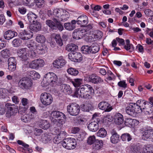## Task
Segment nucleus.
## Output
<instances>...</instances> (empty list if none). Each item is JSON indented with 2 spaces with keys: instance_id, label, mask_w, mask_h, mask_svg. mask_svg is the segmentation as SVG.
Instances as JSON below:
<instances>
[{
  "instance_id": "21",
  "label": "nucleus",
  "mask_w": 153,
  "mask_h": 153,
  "mask_svg": "<svg viewBox=\"0 0 153 153\" xmlns=\"http://www.w3.org/2000/svg\"><path fill=\"white\" fill-rule=\"evenodd\" d=\"M19 57L21 58L22 61H25L27 59L26 51L25 48L20 49L17 52Z\"/></svg>"
},
{
  "instance_id": "50",
  "label": "nucleus",
  "mask_w": 153,
  "mask_h": 153,
  "mask_svg": "<svg viewBox=\"0 0 153 153\" xmlns=\"http://www.w3.org/2000/svg\"><path fill=\"white\" fill-rule=\"evenodd\" d=\"M96 140L95 137L94 135L90 136L87 139V143L88 144L91 145L94 144Z\"/></svg>"
},
{
  "instance_id": "30",
  "label": "nucleus",
  "mask_w": 153,
  "mask_h": 153,
  "mask_svg": "<svg viewBox=\"0 0 153 153\" xmlns=\"http://www.w3.org/2000/svg\"><path fill=\"white\" fill-rule=\"evenodd\" d=\"M62 13H64V14H61L60 18L57 19L58 22H59L64 20H66L69 18L70 15L68 12L64 10V12Z\"/></svg>"
},
{
  "instance_id": "57",
  "label": "nucleus",
  "mask_w": 153,
  "mask_h": 153,
  "mask_svg": "<svg viewBox=\"0 0 153 153\" xmlns=\"http://www.w3.org/2000/svg\"><path fill=\"white\" fill-rule=\"evenodd\" d=\"M29 67L32 69H37L36 60L32 61L29 64Z\"/></svg>"
},
{
  "instance_id": "9",
  "label": "nucleus",
  "mask_w": 153,
  "mask_h": 153,
  "mask_svg": "<svg viewBox=\"0 0 153 153\" xmlns=\"http://www.w3.org/2000/svg\"><path fill=\"white\" fill-rule=\"evenodd\" d=\"M100 122V120L99 118L95 119L93 122L90 123L88 126V128L91 131L95 132L99 129V123Z\"/></svg>"
},
{
  "instance_id": "13",
  "label": "nucleus",
  "mask_w": 153,
  "mask_h": 153,
  "mask_svg": "<svg viewBox=\"0 0 153 153\" xmlns=\"http://www.w3.org/2000/svg\"><path fill=\"white\" fill-rule=\"evenodd\" d=\"M98 107L100 109L106 112L110 111L112 109L111 105L107 102L105 101L100 102L98 104Z\"/></svg>"
},
{
  "instance_id": "32",
  "label": "nucleus",
  "mask_w": 153,
  "mask_h": 153,
  "mask_svg": "<svg viewBox=\"0 0 153 153\" xmlns=\"http://www.w3.org/2000/svg\"><path fill=\"white\" fill-rule=\"evenodd\" d=\"M39 126L41 128L47 129L50 127V124L46 120H42L40 122Z\"/></svg>"
},
{
  "instance_id": "43",
  "label": "nucleus",
  "mask_w": 153,
  "mask_h": 153,
  "mask_svg": "<svg viewBox=\"0 0 153 153\" xmlns=\"http://www.w3.org/2000/svg\"><path fill=\"white\" fill-rule=\"evenodd\" d=\"M91 53H96L97 52L100 50V47L97 45H92L90 46Z\"/></svg>"
},
{
  "instance_id": "8",
  "label": "nucleus",
  "mask_w": 153,
  "mask_h": 153,
  "mask_svg": "<svg viewBox=\"0 0 153 153\" xmlns=\"http://www.w3.org/2000/svg\"><path fill=\"white\" fill-rule=\"evenodd\" d=\"M51 115L52 117V122L54 123H56V122H57V120L59 118H63L64 119L66 118L65 115L59 111H53L51 112Z\"/></svg>"
},
{
  "instance_id": "10",
  "label": "nucleus",
  "mask_w": 153,
  "mask_h": 153,
  "mask_svg": "<svg viewBox=\"0 0 153 153\" xmlns=\"http://www.w3.org/2000/svg\"><path fill=\"white\" fill-rule=\"evenodd\" d=\"M66 63V62L63 57L60 56L54 61L53 64L55 68H60L65 65Z\"/></svg>"
},
{
  "instance_id": "60",
  "label": "nucleus",
  "mask_w": 153,
  "mask_h": 153,
  "mask_svg": "<svg viewBox=\"0 0 153 153\" xmlns=\"http://www.w3.org/2000/svg\"><path fill=\"white\" fill-rule=\"evenodd\" d=\"M44 2L43 0H37L35 3L38 7L40 8L44 4Z\"/></svg>"
},
{
  "instance_id": "58",
  "label": "nucleus",
  "mask_w": 153,
  "mask_h": 153,
  "mask_svg": "<svg viewBox=\"0 0 153 153\" xmlns=\"http://www.w3.org/2000/svg\"><path fill=\"white\" fill-rule=\"evenodd\" d=\"M8 64L16 65V60L14 57L9 58L8 60Z\"/></svg>"
},
{
  "instance_id": "2",
  "label": "nucleus",
  "mask_w": 153,
  "mask_h": 153,
  "mask_svg": "<svg viewBox=\"0 0 153 153\" xmlns=\"http://www.w3.org/2000/svg\"><path fill=\"white\" fill-rule=\"evenodd\" d=\"M62 144L64 147L69 150L74 149L76 145V140L74 138H65L62 141Z\"/></svg>"
},
{
  "instance_id": "3",
  "label": "nucleus",
  "mask_w": 153,
  "mask_h": 153,
  "mask_svg": "<svg viewBox=\"0 0 153 153\" xmlns=\"http://www.w3.org/2000/svg\"><path fill=\"white\" fill-rule=\"evenodd\" d=\"M55 23L51 20H47L45 21L46 24L51 28L53 30L58 29L59 30L62 31L64 27L61 23L58 22L57 19L55 18L53 19Z\"/></svg>"
},
{
  "instance_id": "27",
  "label": "nucleus",
  "mask_w": 153,
  "mask_h": 153,
  "mask_svg": "<svg viewBox=\"0 0 153 153\" xmlns=\"http://www.w3.org/2000/svg\"><path fill=\"white\" fill-rule=\"evenodd\" d=\"M59 133L54 137L53 140L54 142L56 144H58L61 141V137L63 136L64 133L63 131H59Z\"/></svg>"
},
{
  "instance_id": "45",
  "label": "nucleus",
  "mask_w": 153,
  "mask_h": 153,
  "mask_svg": "<svg viewBox=\"0 0 153 153\" xmlns=\"http://www.w3.org/2000/svg\"><path fill=\"white\" fill-rule=\"evenodd\" d=\"M25 5L32 6L34 4L35 0H22Z\"/></svg>"
},
{
  "instance_id": "11",
  "label": "nucleus",
  "mask_w": 153,
  "mask_h": 153,
  "mask_svg": "<svg viewBox=\"0 0 153 153\" xmlns=\"http://www.w3.org/2000/svg\"><path fill=\"white\" fill-rule=\"evenodd\" d=\"M86 80L93 83L96 84L103 82V80L99 76L96 75H89L86 77Z\"/></svg>"
},
{
  "instance_id": "28",
  "label": "nucleus",
  "mask_w": 153,
  "mask_h": 153,
  "mask_svg": "<svg viewBox=\"0 0 153 153\" xmlns=\"http://www.w3.org/2000/svg\"><path fill=\"white\" fill-rule=\"evenodd\" d=\"M64 12V10L63 9H55L53 10V15L54 17H55L57 18H56V19H58L60 18L61 14Z\"/></svg>"
},
{
  "instance_id": "36",
  "label": "nucleus",
  "mask_w": 153,
  "mask_h": 153,
  "mask_svg": "<svg viewBox=\"0 0 153 153\" xmlns=\"http://www.w3.org/2000/svg\"><path fill=\"white\" fill-rule=\"evenodd\" d=\"M107 131L104 128H101L97 133V136L101 137H104L106 136Z\"/></svg>"
},
{
  "instance_id": "62",
  "label": "nucleus",
  "mask_w": 153,
  "mask_h": 153,
  "mask_svg": "<svg viewBox=\"0 0 153 153\" xmlns=\"http://www.w3.org/2000/svg\"><path fill=\"white\" fill-rule=\"evenodd\" d=\"M12 101L16 104H19V99L18 97L16 96H13L12 98Z\"/></svg>"
},
{
  "instance_id": "52",
  "label": "nucleus",
  "mask_w": 153,
  "mask_h": 153,
  "mask_svg": "<svg viewBox=\"0 0 153 153\" xmlns=\"http://www.w3.org/2000/svg\"><path fill=\"white\" fill-rule=\"evenodd\" d=\"M75 59L78 61H81L82 59V56L81 53L78 52H76L73 54Z\"/></svg>"
},
{
  "instance_id": "51",
  "label": "nucleus",
  "mask_w": 153,
  "mask_h": 153,
  "mask_svg": "<svg viewBox=\"0 0 153 153\" xmlns=\"http://www.w3.org/2000/svg\"><path fill=\"white\" fill-rule=\"evenodd\" d=\"M1 54L3 57L7 58L10 55V51L8 49L3 50L1 51Z\"/></svg>"
},
{
  "instance_id": "6",
  "label": "nucleus",
  "mask_w": 153,
  "mask_h": 153,
  "mask_svg": "<svg viewBox=\"0 0 153 153\" xmlns=\"http://www.w3.org/2000/svg\"><path fill=\"white\" fill-rule=\"evenodd\" d=\"M40 100L42 104L45 105H50L53 101L51 95L47 92L42 93L40 96Z\"/></svg>"
},
{
  "instance_id": "46",
  "label": "nucleus",
  "mask_w": 153,
  "mask_h": 153,
  "mask_svg": "<svg viewBox=\"0 0 153 153\" xmlns=\"http://www.w3.org/2000/svg\"><path fill=\"white\" fill-rule=\"evenodd\" d=\"M90 47L88 46H82L81 48V51L82 53L85 54H88L91 53Z\"/></svg>"
},
{
  "instance_id": "47",
  "label": "nucleus",
  "mask_w": 153,
  "mask_h": 153,
  "mask_svg": "<svg viewBox=\"0 0 153 153\" xmlns=\"http://www.w3.org/2000/svg\"><path fill=\"white\" fill-rule=\"evenodd\" d=\"M68 73L73 76H76L78 74V71L75 69L71 68L67 70Z\"/></svg>"
},
{
  "instance_id": "12",
  "label": "nucleus",
  "mask_w": 153,
  "mask_h": 153,
  "mask_svg": "<svg viewBox=\"0 0 153 153\" xmlns=\"http://www.w3.org/2000/svg\"><path fill=\"white\" fill-rule=\"evenodd\" d=\"M142 138L145 140H153V129H148L145 131L143 133Z\"/></svg>"
},
{
  "instance_id": "39",
  "label": "nucleus",
  "mask_w": 153,
  "mask_h": 153,
  "mask_svg": "<svg viewBox=\"0 0 153 153\" xmlns=\"http://www.w3.org/2000/svg\"><path fill=\"white\" fill-rule=\"evenodd\" d=\"M36 39L38 42L43 43L45 41L46 38L44 35L38 34L36 37Z\"/></svg>"
},
{
  "instance_id": "24",
  "label": "nucleus",
  "mask_w": 153,
  "mask_h": 153,
  "mask_svg": "<svg viewBox=\"0 0 153 153\" xmlns=\"http://www.w3.org/2000/svg\"><path fill=\"white\" fill-rule=\"evenodd\" d=\"M76 23V22L75 20H72L71 23L68 22L65 23L64 25V27L68 30H72L75 27Z\"/></svg>"
},
{
  "instance_id": "55",
  "label": "nucleus",
  "mask_w": 153,
  "mask_h": 153,
  "mask_svg": "<svg viewBox=\"0 0 153 153\" xmlns=\"http://www.w3.org/2000/svg\"><path fill=\"white\" fill-rule=\"evenodd\" d=\"M80 91L79 88L78 89H76L73 94V96L79 98L80 97L83 98V96L81 95L82 94L80 92Z\"/></svg>"
},
{
  "instance_id": "53",
  "label": "nucleus",
  "mask_w": 153,
  "mask_h": 153,
  "mask_svg": "<svg viewBox=\"0 0 153 153\" xmlns=\"http://www.w3.org/2000/svg\"><path fill=\"white\" fill-rule=\"evenodd\" d=\"M21 102L22 105L25 107V110H26L28 107V100L25 98H23L22 99Z\"/></svg>"
},
{
  "instance_id": "59",
  "label": "nucleus",
  "mask_w": 153,
  "mask_h": 153,
  "mask_svg": "<svg viewBox=\"0 0 153 153\" xmlns=\"http://www.w3.org/2000/svg\"><path fill=\"white\" fill-rule=\"evenodd\" d=\"M118 85L119 87L124 88H125L127 87V84L125 80L121 81L119 82L118 83Z\"/></svg>"
},
{
  "instance_id": "5",
  "label": "nucleus",
  "mask_w": 153,
  "mask_h": 153,
  "mask_svg": "<svg viewBox=\"0 0 153 153\" xmlns=\"http://www.w3.org/2000/svg\"><path fill=\"white\" fill-rule=\"evenodd\" d=\"M67 110L68 113L71 115L76 116L79 114L80 111L79 105L76 103H71L67 106Z\"/></svg>"
},
{
  "instance_id": "22",
  "label": "nucleus",
  "mask_w": 153,
  "mask_h": 153,
  "mask_svg": "<svg viewBox=\"0 0 153 153\" xmlns=\"http://www.w3.org/2000/svg\"><path fill=\"white\" fill-rule=\"evenodd\" d=\"M112 135L110 138L111 142V143L115 144L118 143L119 141V135L117 133L114 131L111 132Z\"/></svg>"
},
{
  "instance_id": "4",
  "label": "nucleus",
  "mask_w": 153,
  "mask_h": 153,
  "mask_svg": "<svg viewBox=\"0 0 153 153\" xmlns=\"http://www.w3.org/2000/svg\"><path fill=\"white\" fill-rule=\"evenodd\" d=\"M32 85L31 80L27 77H25L20 79L18 83V86L22 89H29Z\"/></svg>"
},
{
  "instance_id": "33",
  "label": "nucleus",
  "mask_w": 153,
  "mask_h": 153,
  "mask_svg": "<svg viewBox=\"0 0 153 153\" xmlns=\"http://www.w3.org/2000/svg\"><path fill=\"white\" fill-rule=\"evenodd\" d=\"M82 79L80 78H76L71 80V82L75 87H78L82 84Z\"/></svg>"
},
{
  "instance_id": "29",
  "label": "nucleus",
  "mask_w": 153,
  "mask_h": 153,
  "mask_svg": "<svg viewBox=\"0 0 153 153\" xmlns=\"http://www.w3.org/2000/svg\"><path fill=\"white\" fill-rule=\"evenodd\" d=\"M103 144L102 140H97L93 145V148L95 150H99L102 147Z\"/></svg>"
},
{
  "instance_id": "19",
  "label": "nucleus",
  "mask_w": 153,
  "mask_h": 153,
  "mask_svg": "<svg viewBox=\"0 0 153 153\" xmlns=\"http://www.w3.org/2000/svg\"><path fill=\"white\" fill-rule=\"evenodd\" d=\"M17 35V34L16 32L11 30H8L5 32L4 36L5 39L9 40Z\"/></svg>"
},
{
  "instance_id": "34",
  "label": "nucleus",
  "mask_w": 153,
  "mask_h": 153,
  "mask_svg": "<svg viewBox=\"0 0 153 153\" xmlns=\"http://www.w3.org/2000/svg\"><path fill=\"white\" fill-rule=\"evenodd\" d=\"M27 17L29 21L30 22H35V20L37 18V16L32 12H30L27 15Z\"/></svg>"
},
{
  "instance_id": "15",
  "label": "nucleus",
  "mask_w": 153,
  "mask_h": 153,
  "mask_svg": "<svg viewBox=\"0 0 153 153\" xmlns=\"http://www.w3.org/2000/svg\"><path fill=\"white\" fill-rule=\"evenodd\" d=\"M84 31V30H82L81 29L75 30L72 34L73 38L76 39L82 38L85 35L83 32Z\"/></svg>"
},
{
  "instance_id": "35",
  "label": "nucleus",
  "mask_w": 153,
  "mask_h": 153,
  "mask_svg": "<svg viewBox=\"0 0 153 153\" xmlns=\"http://www.w3.org/2000/svg\"><path fill=\"white\" fill-rule=\"evenodd\" d=\"M5 110L7 109L8 111H11L13 109H18V106L15 105L10 103H7L5 105Z\"/></svg>"
},
{
  "instance_id": "1",
  "label": "nucleus",
  "mask_w": 153,
  "mask_h": 153,
  "mask_svg": "<svg viewBox=\"0 0 153 153\" xmlns=\"http://www.w3.org/2000/svg\"><path fill=\"white\" fill-rule=\"evenodd\" d=\"M57 77L55 74L50 72L45 75L42 82L44 86H46L49 85H53L56 84L57 81Z\"/></svg>"
},
{
  "instance_id": "26",
  "label": "nucleus",
  "mask_w": 153,
  "mask_h": 153,
  "mask_svg": "<svg viewBox=\"0 0 153 153\" xmlns=\"http://www.w3.org/2000/svg\"><path fill=\"white\" fill-rule=\"evenodd\" d=\"M114 119L115 122L118 125L121 124L123 122V115L119 113L116 114Z\"/></svg>"
},
{
  "instance_id": "42",
  "label": "nucleus",
  "mask_w": 153,
  "mask_h": 153,
  "mask_svg": "<svg viewBox=\"0 0 153 153\" xmlns=\"http://www.w3.org/2000/svg\"><path fill=\"white\" fill-rule=\"evenodd\" d=\"M153 112V107L148 104L147 106L146 109H145L144 112L146 114H150L152 113Z\"/></svg>"
},
{
  "instance_id": "49",
  "label": "nucleus",
  "mask_w": 153,
  "mask_h": 153,
  "mask_svg": "<svg viewBox=\"0 0 153 153\" xmlns=\"http://www.w3.org/2000/svg\"><path fill=\"white\" fill-rule=\"evenodd\" d=\"M85 85H82L80 86L79 87L80 88V91L81 93L82 94V96H83V98L85 99H88L87 97L86 96H87L86 94H87L86 91V90L85 89Z\"/></svg>"
},
{
  "instance_id": "44",
  "label": "nucleus",
  "mask_w": 153,
  "mask_h": 153,
  "mask_svg": "<svg viewBox=\"0 0 153 153\" xmlns=\"http://www.w3.org/2000/svg\"><path fill=\"white\" fill-rule=\"evenodd\" d=\"M106 74L108 76V77L107 78L108 80H111L115 79L116 77L115 75L110 70H108Z\"/></svg>"
},
{
  "instance_id": "48",
  "label": "nucleus",
  "mask_w": 153,
  "mask_h": 153,
  "mask_svg": "<svg viewBox=\"0 0 153 153\" xmlns=\"http://www.w3.org/2000/svg\"><path fill=\"white\" fill-rule=\"evenodd\" d=\"M36 61L37 69L40 67H43L44 64L45 62L44 60L41 59H39L35 60Z\"/></svg>"
},
{
  "instance_id": "38",
  "label": "nucleus",
  "mask_w": 153,
  "mask_h": 153,
  "mask_svg": "<svg viewBox=\"0 0 153 153\" xmlns=\"http://www.w3.org/2000/svg\"><path fill=\"white\" fill-rule=\"evenodd\" d=\"M28 74L31 78L34 79H39L40 77L39 74L38 73L34 71H30Z\"/></svg>"
},
{
  "instance_id": "23",
  "label": "nucleus",
  "mask_w": 153,
  "mask_h": 153,
  "mask_svg": "<svg viewBox=\"0 0 153 153\" xmlns=\"http://www.w3.org/2000/svg\"><path fill=\"white\" fill-rule=\"evenodd\" d=\"M61 88L62 91L65 94H70L72 92V90L69 85L66 84H63L61 85Z\"/></svg>"
},
{
  "instance_id": "41",
  "label": "nucleus",
  "mask_w": 153,
  "mask_h": 153,
  "mask_svg": "<svg viewBox=\"0 0 153 153\" xmlns=\"http://www.w3.org/2000/svg\"><path fill=\"white\" fill-rule=\"evenodd\" d=\"M55 40L57 44L60 46L63 45L62 40L59 34H56L55 37Z\"/></svg>"
},
{
  "instance_id": "17",
  "label": "nucleus",
  "mask_w": 153,
  "mask_h": 153,
  "mask_svg": "<svg viewBox=\"0 0 153 153\" xmlns=\"http://www.w3.org/2000/svg\"><path fill=\"white\" fill-rule=\"evenodd\" d=\"M32 33H30L28 31L24 30L20 32L19 34V36L21 39L23 40H28L33 36Z\"/></svg>"
},
{
  "instance_id": "63",
  "label": "nucleus",
  "mask_w": 153,
  "mask_h": 153,
  "mask_svg": "<svg viewBox=\"0 0 153 153\" xmlns=\"http://www.w3.org/2000/svg\"><path fill=\"white\" fill-rule=\"evenodd\" d=\"M18 11L20 13L24 14L26 13L27 10L24 7H21L19 8Z\"/></svg>"
},
{
  "instance_id": "14",
  "label": "nucleus",
  "mask_w": 153,
  "mask_h": 153,
  "mask_svg": "<svg viewBox=\"0 0 153 153\" xmlns=\"http://www.w3.org/2000/svg\"><path fill=\"white\" fill-rule=\"evenodd\" d=\"M136 106H137V104L131 103L127 106L126 108V111L128 114L132 116L135 114Z\"/></svg>"
},
{
  "instance_id": "7",
  "label": "nucleus",
  "mask_w": 153,
  "mask_h": 153,
  "mask_svg": "<svg viewBox=\"0 0 153 153\" xmlns=\"http://www.w3.org/2000/svg\"><path fill=\"white\" fill-rule=\"evenodd\" d=\"M27 47L32 50H36V52L38 53L42 54L45 53V50L38 46V44L31 40L27 45Z\"/></svg>"
},
{
  "instance_id": "56",
  "label": "nucleus",
  "mask_w": 153,
  "mask_h": 153,
  "mask_svg": "<svg viewBox=\"0 0 153 153\" xmlns=\"http://www.w3.org/2000/svg\"><path fill=\"white\" fill-rule=\"evenodd\" d=\"M83 27H84V28L81 29L82 30H84V31L83 32L85 34L89 32L90 30L92 28V26L91 24H89L86 27H85V26H83Z\"/></svg>"
},
{
  "instance_id": "61",
  "label": "nucleus",
  "mask_w": 153,
  "mask_h": 153,
  "mask_svg": "<svg viewBox=\"0 0 153 153\" xmlns=\"http://www.w3.org/2000/svg\"><path fill=\"white\" fill-rule=\"evenodd\" d=\"M16 65L8 64V69L11 71H14L16 69Z\"/></svg>"
},
{
  "instance_id": "18",
  "label": "nucleus",
  "mask_w": 153,
  "mask_h": 153,
  "mask_svg": "<svg viewBox=\"0 0 153 153\" xmlns=\"http://www.w3.org/2000/svg\"><path fill=\"white\" fill-rule=\"evenodd\" d=\"M41 28V24L37 21L33 22V24L30 25L29 27V28L30 30L34 32H37L40 30Z\"/></svg>"
},
{
  "instance_id": "54",
  "label": "nucleus",
  "mask_w": 153,
  "mask_h": 153,
  "mask_svg": "<svg viewBox=\"0 0 153 153\" xmlns=\"http://www.w3.org/2000/svg\"><path fill=\"white\" fill-rule=\"evenodd\" d=\"M21 42V41L19 39H15L12 42L13 46L15 47L19 46L20 45Z\"/></svg>"
},
{
  "instance_id": "31",
  "label": "nucleus",
  "mask_w": 153,
  "mask_h": 153,
  "mask_svg": "<svg viewBox=\"0 0 153 153\" xmlns=\"http://www.w3.org/2000/svg\"><path fill=\"white\" fill-rule=\"evenodd\" d=\"M124 48L127 51L130 52H132L134 50V47L132 44L130 43V41L128 39L126 40V44L124 46Z\"/></svg>"
},
{
  "instance_id": "20",
  "label": "nucleus",
  "mask_w": 153,
  "mask_h": 153,
  "mask_svg": "<svg viewBox=\"0 0 153 153\" xmlns=\"http://www.w3.org/2000/svg\"><path fill=\"white\" fill-rule=\"evenodd\" d=\"M85 85V89L86 90L87 94L86 96L87 97L88 99H91L92 98L93 93L94 92V89L91 86L88 84Z\"/></svg>"
},
{
  "instance_id": "16",
  "label": "nucleus",
  "mask_w": 153,
  "mask_h": 153,
  "mask_svg": "<svg viewBox=\"0 0 153 153\" xmlns=\"http://www.w3.org/2000/svg\"><path fill=\"white\" fill-rule=\"evenodd\" d=\"M76 22L78 25L85 26L88 23V17L85 15L81 16L78 18Z\"/></svg>"
},
{
  "instance_id": "64",
  "label": "nucleus",
  "mask_w": 153,
  "mask_h": 153,
  "mask_svg": "<svg viewBox=\"0 0 153 153\" xmlns=\"http://www.w3.org/2000/svg\"><path fill=\"white\" fill-rule=\"evenodd\" d=\"M146 151H144L145 153H151L152 152V148L149 145L145 148Z\"/></svg>"
},
{
  "instance_id": "40",
  "label": "nucleus",
  "mask_w": 153,
  "mask_h": 153,
  "mask_svg": "<svg viewBox=\"0 0 153 153\" xmlns=\"http://www.w3.org/2000/svg\"><path fill=\"white\" fill-rule=\"evenodd\" d=\"M121 138L123 141H125L127 140L128 141H129L132 139V137L129 134L125 133L123 134L122 135Z\"/></svg>"
},
{
  "instance_id": "37",
  "label": "nucleus",
  "mask_w": 153,
  "mask_h": 153,
  "mask_svg": "<svg viewBox=\"0 0 153 153\" xmlns=\"http://www.w3.org/2000/svg\"><path fill=\"white\" fill-rule=\"evenodd\" d=\"M77 49L78 46L73 43L67 45L66 47V50L68 51H74Z\"/></svg>"
},
{
  "instance_id": "25",
  "label": "nucleus",
  "mask_w": 153,
  "mask_h": 153,
  "mask_svg": "<svg viewBox=\"0 0 153 153\" xmlns=\"http://www.w3.org/2000/svg\"><path fill=\"white\" fill-rule=\"evenodd\" d=\"M124 122L126 125L128 126H135V123L137 124H138L139 123V121L137 120L132 119L130 118L126 119Z\"/></svg>"
}]
</instances>
